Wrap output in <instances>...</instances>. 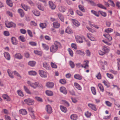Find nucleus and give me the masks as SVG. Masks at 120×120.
<instances>
[{
    "instance_id": "obj_50",
    "label": "nucleus",
    "mask_w": 120,
    "mask_h": 120,
    "mask_svg": "<svg viewBox=\"0 0 120 120\" xmlns=\"http://www.w3.org/2000/svg\"><path fill=\"white\" fill-rule=\"evenodd\" d=\"M98 52L99 54L101 56H103L105 54L104 51H102V48L101 50H100Z\"/></svg>"
},
{
    "instance_id": "obj_5",
    "label": "nucleus",
    "mask_w": 120,
    "mask_h": 120,
    "mask_svg": "<svg viewBox=\"0 0 120 120\" xmlns=\"http://www.w3.org/2000/svg\"><path fill=\"white\" fill-rule=\"evenodd\" d=\"M75 38L76 41L79 43H81L83 42L82 38L79 35L75 36Z\"/></svg>"
},
{
    "instance_id": "obj_39",
    "label": "nucleus",
    "mask_w": 120,
    "mask_h": 120,
    "mask_svg": "<svg viewBox=\"0 0 120 120\" xmlns=\"http://www.w3.org/2000/svg\"><path fill=\"white\" fill-rule=\"evenodd\" d=\"M45 92L46 94L49 96H52L53 94L52 92L51 91H46Z\"/></svg>"
},
{
    "instance_id": "obj_9",
    "label": "nucleus",
    "mask_w": 120,
    "mask_h": 120,
    "mask_svg": "<svg viewBox=\"0 0 120 120\" xmlns=\"http://www.w3.org/2000/svg\"><path fill=\"white\" fill-rule=\"evenodd\" d=\"M49 7L52 9H55L56 8L55 5L51 1H49Z\"/></svg>"
},
{
    "instance_id": "obj_11",
    "label": "nucleus",
    "mask_w": 120,
    "mask_h": 120,
    "mask_svg": "<svg viewBox=\"0 0 120 120\" xmlns=\"http://www.w3.org/2000/svg\"><path fill=\"white\" fill-rule=\"evenodd\" d=\"M4 56L5 58L8 60H10V57L9 53L7 52H5L4 53Z\"/></svg>"
},
{
    "instance_id": "obj_17",
    "label": "nucleus",
    "mask_w": 120,
    "mask_h": 120,
    "mask_svg": "<svg viewBox=\"0 0 120 120\" xmlns=\"http://www.w3.org/2000/svg\"><path fill=\"white\" fill-rule=\"evenodd\" d=\"M18 11L19 13L21 16L22 17L24 15V13L23 10L21 9H19L18 10Z\"/></svg>"
},
{
    "instance_id": "obj_35",
    "label": "nucleus",
    "mask_w": 120,
    "mask_h": 120,
    "mask_svg": "<svg viewBox=\"0 0 120 120\" xmlns=\"http://www.w3.org/2000/svg\"><path fill=\"white\" fill-rule=\"evenodd\" d=\"M91 90L93 94L94 95L96 94V91L95 87H91Z\"/></svg>"
},
{
    "instance_id": "obj_32",
    "label": "nucleus",
    "mask_w": 120,
    "mask_h": 120,
    "mask_svg": "<svg viewBox=\"0 0 120 120\" xmlns=\"http://www.w3.org/2000/svg\"><path fill=\"white\" fill-rule=\"evenodd\" d=\"M21 5L22 7L26 11H27L28 9V7L26 5L23 4H21Z\"/></svg>"
},
{
    "instance_id": "obj_14",
    "label": "nucleus",
    "mask_w": 120,
    "mask_h": 120,
    "mask_svg": "<svg viewBox=\"0 0 120 120\" xmlns=\"http://www.w3.org/2000/svg\"><path fill=\"white\" fill-rule=\"evenodd\" d=\"M15 58L18 59H21L22 58V56L20 53H17L15 55Z\"/></svg>"
},
{
    "instance_id": "obj_1",
    "label": "nucleus",
    "mask_w": 120,
    "mask_h": 120,
    "mask_svg": "<svg viewBox=\"0 0 120 120\" xmlns=\"http://www.w3.org/2000/svg\"><path fill=\"white\" fill-rule=\"evenodd\" d=\"M58 47H61V45L60 43L56 41L54 42V45L51 46L50 48V51L51 52L54 53L58 49Z\"/></svg>"
},
{
    "instance_id": "obj_46",
    "label": "nucleus",
    "mask_w": 120,
    "mask_h": 120,
    "mask_svg": "<svg viewBox=\"0 0 120 120\" xmlns=\"http://www.w3.org/2000/svg\"><path fill=\"white\" fill-rule=\"evenodd\" d=\"M71 118L73 120H76L77 118L76 116L74 114L72 115L71 116Z\"/></svg>"
},
{
    "instance_id": "obj_60",
    "label": "nucleus",
    "mask_w": 120,
    "mask_h": 120,
    "mask_svg": "<svg viewBox=\"0 0 120 120\" xmlns=\"http://www.w3.org/2000/svg\"><path fill=\"white\" fill-rule=\"evenodd\" d=\"M105 103L107 106H111L112 103L108 101H106Z\"/></svg>"
},
{
    "instance_id": "obj_15",
    "label": "nucleus",
    "mask_w": 120,
    "mask_h": 120,
    "mask_svg": "<svg viewBox=\"0 0 120 120\" xmlns=\"http://www.w3.org/2000/svg\"><path fill=\"white\" fill-rule=\"evenodd\" d=\"M74 78L77 79L81 80L82 79V76L78 74H75L74 76Z\"/></svg>"
},
{
    "instance_id": "obj_27",
    "label": "nucleus",
    "mask_w": 120,
    "mask_h": 120,
    "mask_svg": "<svg viewBox=\"0 0 120 120\" xmlns=\"http://www.w3.org/2000/svg\"><path fill=\"white\" fill-rule=\"evenodd\" d=\"M60 108L61 110L64 112H66L67 111V108L63 106H60Z\"/></svg>"
},
{
    "instance_id": "obj_53",
    "label": "nucleus",
    "mask_w": 120,
    "mask_h": 120,
    "mask_svg": "<svg viewBox=\"0 0 120 120\" xmlns=\"http://www.w3.org/2000/svg\"><path fill=\"white\" fill-rule=\"evenodd\" d=\"M68 50L71 56L72 57L73 56V53L71 49L69 48L68 49Z\"/></svg>"
},
{
    "instance_id": "obj_18",
    "label": "nucleus",
    "mask_w": 120,
    "mask_h": 120,
    "mask_svg": "<svg viewBox=\"0 0 120 120\" xmlns=\"http://www.w3.org/2000/svg\"><path fill=\"white\" fill-rule=\"evenodd\" d=\"M47 25L46 23H41L40 24V26L42 29H43L46 28L47 26Z\"/></svg>"
},
{
    "instance_id": "obj_20",
    "label": "nucleus",
    "mask_w": 120,
    "mask_h": 120,
    "mask_svg": "<svg viewBox=\"0 0 120 120\" xmlns=\"http://www.w3.org/2000/svg\"><path fill=\"white\" fill-rule=\"evenodd\" d=\"M3 97L4 99L6 100L7 101H10V98H9L8 95L6 94H3Z\"/></svg>"
},
{
    "instance_id": "obj_24",
    "label": "nucleus",
    "mask_w": 120,
    "mask_h": 120,
    "mask_svg": "<svg viewBox=\"0 0 120 120\" xmlns=\"http://www.w3.org/2000/svg\"><path fill=\"white\" fill-rule=\"evenodd\" d=\"M36 63V62L34 61H30L28 63V64L31 67H34L35 66Z\"/></svg>"
},
{
    "instance_id": "obj_13",
    "label": "nucleus",
    "mask_w": 120,
    "mask_h": 120,
    "mask_svg": "<svg viewBox=\"0 0 120 120\" xmlns=\"http://www.w3.org/2000/svg\"><path fill=\"white\" fill-rule=\"evenodd\" d=\"M72 23L75 26L78 27L79 26L80 23L77 20L74 19H72Z\"/></svg>"
},
{
    "instance_id": "obj_8",
    "label": "nucleus",
    "mask_w": 120,
    "mask_h": 120,
    "mask_svg": "<svg viewBox=\"0 0 120 120\" xmlns=\"http://www.w3.org/2000/svg\"><path fill=\"white\" fill-rule=\"evenodd\" d=\"M46 109L47 112L49 114H50L52 112V108L50 105H48L46 106Z\"/></svg>"
},
{
    "instance_id": "obj_61",
    "label": "nucleus",
    "mask_w": 120,
    "mask_h": 120,
    "mask_svg": "<svg viewBox=\"0 0 120 120\" xmlns=\"http://www.w3.org/2000/svg\"><path fill=\"white\" fill-rule=\"evenodd\" d=\"M17 92L18 95L22 97L23 96V93L21 91L18 90V91Z\"/></svg>"
},
{
    "instance_id": "obj_41",
    "label": "nucleus",
    "mask_w": 120,
    "mask_h": 120,
    "mask_svg": "<svg viewBox=\"0 0 120 120\" xmlns=\"http://www.w3.org/2000/svg\"><path fill=\"white\" fill-rule=\"evenodd\" d=\"M34 53L38 55L41 56L42 55V53L38 51H34Z\"/></svg>"
},
{
    "instance_id": "obj_37",
    "label": "nucleus",
    "mask_w": 120,
    "mask_h": 120,
    "mask_svg": "<svg viewBox=\"0 0 120 120\" xmlns=\"http://www.w3.org/2000/svg\"><path fill=\"white\" fill-rule=\"evenodd\" d=\"M37 7L39 10L42 11L44 10V8L42 7L41 4H38L37 5Z\"/></svg>"
},
{
    "instance_id": "obj_23",
    "label": "nucleus",
    "mask_w": 120,
    "mask_h": 120,
    "mask_svg": "<svg viewBox=\"0 0 120 120\" xmlns=\"http://www.w3.org/2000/svg\"><path fill=\"white\" fill-rule=\"evenodd\" d=\"M102 51H104L105 54L108 53L109 52V49L106 47H104L102 48Z\"/></svg>"
},
{
    "instance_id": "obj_36",
    "label": "nucleus",
    "mask_w": 120,
    "mask_h": 120,
    "mask_svg": "<svg viewBox=\"0 0 120 120\" xmlns=\"http://www.w3.org/2000/svg\"><path fill=\"white\" fill-rule=\"evenodd\" d=\"M42 46L44 49L46 50H48L49 49V47L48 45L45 44H42Z\"/></svg>"
},
{
    "instance_id": "obj_44",
    "label": "nucleus",
    "mask_w": 120,
    "mask_h": 120,
    "mask_svg": "<svg viewBox=\"0 0 120 120\" xmlns=\"http://www.w3.org/2000/svg\"><path fill=\"white\" fill-rule=\"evenodd\" d=\"M24 89L26 92L29 94H31V93L29 90L25 86H24Z\"/></svg>"
},
{
    "instance_id": "obj_12",
    "label": "nucleus",
    "mask_w": 120,
    "mask_h": 120,
    "mask_svg": "<svg viewBox=\"0 0 120 120\" xmlns=\"http://www.w3.org/2000/svg\"><path fill=\"white\" fill-rule=\"evenodd\" d=\"M54 84L53 82H49L46 84L47 86L49 88H52L53 87Z\"/></svg>"
},
{
    "instance_id": "obj_48",
    "label": "nucleus",
    "mask_w": 120,
    "mask_h": 120,
    "mask_svg": "<svg viewBox=\"0 0 120 120\" xmlns=\"http://www.w3.org/2000/svg\"><path fill=\"white\" fill-rule=\"evenodd\" d=\"M79 9L82 11L83 12H84L85 11V9L83 7L82 5H79Z\"/></svg>"
},
{
    "instance_id": "obj_56",
    "label": "nucleus",
    "mask_w": 120,
    "mask_h": 120,
    "mask_svg": "<svg viewBox=\"0 0 120 120\" xmlns=\"http://www.w3.org/2000/svg\"><path fill=\"white\" fill-rule=\"evenodd\" d=\"M107 75L108 77L110 79H113V75L111 74L107 73Z\"/></svg>"
},
{
    "instance_id": "obj_34",
    "label": "nucleus",
    "mask_w": 120,
    "mask_h": 120,
    "mask_svg": "<svg viewBox=\"0 0 120 120\" xmlns=\"http://www.w3.org/2000/svg\"><path fill=\"white\" fill-rule=\"evenodd\" d=\"M29 74L30 75H35L37 74V73L34 71H29Z\"/></svg>"
},
{
    "instance_id": "obj_52",
    "label": "nucleus",
    "mask_w": 120,
    "mask_h": 120,
    "mask_svg": "<svg viewBox=\"0 0 120 120\" xmlns=\"http://www.w3.org/2000/svg\"><path fill=\"white\" fill-rule=\"evenodd\" d=\"M51 67L53 68H57V66L56 64L52 62L51 63Z\"/></svg>"
},
{
    "instance_id": "obj_19",
    "label": "nucleus",
    "mask_w": 120,
    "mask_h": 120,
    "mask_svg": "<svg viewBox=\"0 0 120 120\" xmlns=\"http://www.w3.org/2000/svg\"><path fill=\"white\" fill-rule=\"evenodd\" d=\"M9 76L11 78H14V76L12 75V72L9 69H8L7 71Z\"/></svg>"
},
{
    "instance_id": "obj_30",
    "label": "nucleus",
    "mask_w": 120,
    "mask_h": 120,
    "mask_svg": "<svg viewBox=\"0 0 120 120\" xmlns=\"http://www.w3.org/2000/svg\"><path fill=\"white\" fill-rule=\"evenodd\" d=\"M57 15L60 20L62 21L63 22L64 21V17L61 14L59 13Z\"/></svg>"
},
{
    "instance_id": "obj_42",
    "label": "nucleus",
    "mask_w": 120,
    "mask_h": 120,
    "mask_svg": "<svg viewBox=\"0 0 120 120\" xmlns=\"http://www.w3.org/2000/svg\"><path fill=\"white\" fill-rule=\"evenodd\" d=\"M97 6L100 8L106 9V8L103 5H102L99 4H97Z\"/></svg>"
},
{
    "instance_id": "obj_2",
    "label": "nucleus",
    "mask_w": 120,
    "mask_h": 120,
    "mask_svg": "<svg viewBox=\"0 0 120 120\" xmlns=\"http://www.w3.org/2000/svg\"><path fill=\"white\" fill-rule=\"evenodd\" d=\"M27 83L29 86L34 89L36 88L39 84V82H36L34 83H32L29 81H28Z\"/></svg>"
},
{
    "instance_id": "obj_4",
    "label": "nucleus",
    "mask_w": 120,
    "mask_h": 120,
    "mask_svg": "<svg viewBox=\"0 0 120 120\" xmlns=\"http://www.w3.org/2000/svg\"><path fill=\"white\" fill-rule=\"evenodd\" d=\"M5 25L8 28H10L11 27H15L16 26V25L15 23L11 22L8 23L7 22H5Z\"/></svg>"
},
{
    "instance_id": "obj_57",
    "label": "nucleus",
    "mask_w": 120,
    "mask_h": 120,
    "mask_svg": "<svg viewBox=\"0 0 120 120\" xmlns=\"http://www.w3.org/2000/svg\"><path fill=\"white\" fill-rule=\"evenodd\" d=\"M70 66L72 68H73L75 66V64L74 62L71 61H70Z\"/></svg>"
},
{
    "instance_id": "obj_47",
    "label": "nucleus",
    "mask_w": 120,
    "mask_h": 120,
    "mask_svg": "<svg viewBox=\"0 0 120 120\" xmlns=\"http://www.w3.org/2000/svg\"><path fill=\"white\" fill-rule=\"evenodd\" d=\"M84 62H85L86 63L85 64V66H84V68H88L89 67L88 64L89 63V61L87 60L84 61Z\"/></svg>"
},
{
    "instance_id": "obj_49",
    "label": "nucleus",
    "mask_w": 120,
    "mask_h": 120,
    "mask_svg": "<svg viewBox=\"0 0 120 120\" xmlns=\"http://www.w3.org/2000/svg\"><path fill=\"white\" fill-rule=\"evenodd\" d=\"M91 12L94 15L97 16H99V15L98 14H99V13H98H98L97 12L93 10H91Z\"/></svg>"
},
{
    "instance_id": "obj_54",
    "label": "nucleus",
    "mask_w": 120,
    "mask_h": 120,
    "mask_svg": "<svg viewBox=\"0 0 120 120\" xmlns=\"http://www.w3.org/2000/svg\"><path fill=\"white\" fill-rule=\"evenodd\" d=\"M35 98L36 100L40 102H42V99L39 97H35Z\"/></svg>"
},
{
    "instance_id": "obj_26",
    "label": "nucleus",
    "mask_w": 120,
    "mask_h": 120,
    "mask_svg": "<svg viewBox=\"0 0 120 120\" xmlns=\"http://www.w3.org/2000/svg\"><path fill=\"white\" fill-rule=\"evenodd\" d=\"M11 40L13 44L15 45L17 44V40L15 37H12L11 38Z\"/></svg>"
},
{
    "instance_id": "obj_59",
    "label": "nucleus",
    "mask_w": 120,
    "mask_h": 120,
    "mask_svg": "<svg viewBox=\"0 0 120 120\" xmlns=\"http://www.w3.org/2000/svg\"><path fill=\"white\" fill-rule=\"evenodd\" d=\"M27 33L30 36V37H33V35L32 34V33L31 32V31L29 30H27Z\"/></svg>"
},
{
    "instance_id": "obj_31",
    "label": "nucleus",
    "mask_w": 120,
    "mask_h": 120,
    "mask_svg": "<svg viewBox=\"0 0 120 120\" xmlns=\"http://www.w3.org/2000/svg\"><path fill=\"white\" fill-rule=\"evenodd\" d=\"M98 13L100 14L104 17H105L106 16V13L105 12H104L101 11H98Z\"/></svg>"
},
{
    "instance_id": "obj_55",
    "label": "nucleus",
    "mask_w": 120,
    "mask_h": 120,
    "mask_svg": "<svg viewBox=\"0 0 120 120\" xmlns=\"http://www.w3.org/2000/svg\"><path fill=\"white\" fill-rule=\"evenodd\" d=\"M85 114L86 117H88L91 116V113L89 112L88 111H87L85 113Z\"/></svg>"
},
{
    "instance_id": "obj_10",
    "label": "nucleus",
    "mask_w": 120,
    "mask_h": 120,
    "mask_svg": "<svg viewBox=\"0 0 120 120\" xmlns=\"http://www.w3.org/2000/svg\"><path fill=\"white\" fill-rule=\"evenodd\" d=\"M60 90V92L64 94H67V90L65 87H61Z\"/></svg>"
},
{
    "instance_id": "obj_51",
    "label": "nucleus",
    "mask_w": 120,
    "mask_h": 120,
    "mask_svg": "<svg viewBox=\"0 0 120 120\" xmlns=\"http://www.w3.org/2000/svg\"><path fill=\"white\" fill-rule=\"evenodd\" d=\"M60 82L61 83L63 84H64L66 83V81L64 79H62L60 80Z\"/></svg>"
},
{
    "instance_id": "obj_16",
    "label": "nucleus",
    "mask_w": 120,
    "mask_h": 120,
    "mask_svg": "<svg viewBox=\"0 0 120 120\" xmlns=\"http://www.w3.org/2000/svg\"><path fill=\"white\" fill-rule=\"evenodd\" d=\"M33 14L36 16H39L40 15V12L37 10H34L32 11Z\"/></svg>"
},
{
    "instance_id": "obj_58",
    "label": "nucleus",
    "mask_w": 120,
    "mask_h": 120,
    "mask_svg": "<svg viewBox=\"0 0 120 120\" xmlns=\"http://www.w3.org/2000/svg\"><path fill=\"white\" fill-rule=\"evenodd\" d=\"M14 74L16 75L17 76L21 78V77L19 74L16 71H14Z\"/></svg>"
},
{
    "instance_id": "obj_33",
    "label": "nucleus",
    "mask_w": 120,
    "mask_h": 120,
    "mask_svg": "<svg viewBox=\"0 0 120 120\" xmlns=\"http://www.w3.org/2000/svg\"><path fill=\"white\" fill-rule=\"evenodd\" d=\"M43 67L46 69L48 70L49 69V66L46 63H43Z\"/></svg>"
},
{
    "instance_id": "obj_43",
    "label": "nucleus",
    "mask_w": 120,
    "mask_h": 120,
    "mask_svg": "<svg viewBox=\"0 0 120 120\" xmlns=\"http://www.w3.org/2000/svg\"><path fill=\"white\" fill-rule=\"evenodd\" d=\"M19 39L22 42H24L25 41V38L23 36H20Z\"/></svg>"
},
{
    "instance_id": "obj_28",
    "label": "nucleus",
    "mask_w": 120,
    "mask_h": 120,
    "mask_svg": "<svg viewBox=\"0 0 120 120\" xmlns=\"http://www.w3.org/2000/svg\"><path fill=\"white\" fill-rule=\"evenodd\" d=\"M65 32L69 34L73 33L72 30L68 27L66 29Z\"/></svg>"
},
{
    "instance_id": "obj_22",
    "label": "nucleus",
    "mask_w": 120,
    "mask_h": 120,
    "mask_svg": "<svg viewBox=\"0 0 120 120\" xmlns=\"http://www.w3.org/2000/svg\"><path fill=\"white\" fill-rule=\"evenodd\" d=\"M74 85L75 87L78 89L80 90H81L82 89V87L80 85L78 84L76 82L75 83Z\"/></svg>"
},
{
    "instance_id": "obj_7",
    "label": "nucleus",
    "mask_w": 120,
    "mask_h": 120,
    "mask_svg": "<svg viewBox=\"0 0 120 120\" xmlns=\"http://www.w3.org/2000/svg\"><path fill=\"white\" fill-rule=\"evenodd\" d=\"M88 106L92 109L95 111H96L97 110L96 106L94 104L89 103L88 104Z\"/></svg>"
},
{
    "instance_id": "obj_62",
    "label": "nucleus",
    "mask_w": 120,
    "mask_h": 120,
    "mask_svg": "<svg viewBox=\"0 0 120 120\" xmlns=\"http://www.w3.org/2000/svg\"><path fill=\"white\" fill-rule=\"evenodd\" d=\"M106 37V38L109 41H111L112 40V37L109 34H107Z\"/></svg>"
},
{
    "instance_id": "obj_64",
    "label": "nucleus",
    "mask_w": 120,
    "mask_h": 120,
    "mask_svg": "<svg viewBox=\"0 0 120 120\" xmlns=\"http://www.w3.org/2000/svg\"><path fill=\"white\" fill-rule=\"evenodd\" d=\"M86 53L87 56H90L91 53L89 50H86Z\"/></svg>"
},
{
    "instance_id": "obj_25",
    "label": "nucleus",
    "mask_w": 120,
    "mask_h": 120,
    "mask_svg": "<svg viewBox=\"0 0 120 120\" xmlns=\"http://www.w3.org/2000/svg\"><path fill=\"white\" fill-rule=\"evenodd\" d=\"M19 113H21L24 115L26 114L27 113V112L24 109H22L19 110Z\"/></svg>"
},
{
    "instance_id": "obj_38",
    "label": "nucleus",
    "mask_w": 120,
    "mask_h": 120,
    "mask_svg": "<svg viewBox=\"0 0 120 120\" xmlns=\"http://www.w3.org/2000/svg\"><path fill=\"white\" fill-rule=\"evenodd\" d=\"M59 10L62 12H64L65 10V8L64 7L62 6H60L59 7Z\"/></svg>"
},
{
    "instance_id": "obj_45",
    "label": "nucleus",
    "mask_w": 120,
    "mask_h": 120,
    "mask_svg": "<svg viewBox=\"0 0 120 120\" xmlns=\"http://www.w3.org/2000/svg\"><path fill=\"white\" fill-rule=\"evenodd\" d=\"M113 30L110 28H108L106 29L105 32L108 33H109L113 31Z\"/></svg>"
},
{
    "instance_id": "obj_40",
    "label": "nucleus",
    "mask_w": 120,
    "mask_h": 120,
    "mask_svg": "<svg viewBox=\"0 0 120 120\" xmlns=\"http://www.w3.org/2000/svg\"><path fill=\"white\" fill-rule=\"evenodd\" d=\"M98 86L100 89V90L102 92H103L104 89L103 86L101 84H99Z\"/></svg>"
},
{
    "instance_id": "obj_63",
    "label": "nucleus",
    "mask_w": 120,
    "mask_h": 120,
    "mask_svg": "<svg viewBox=\"0 0 120 120\" xmlns=\"http://www.w3.org/2000/svg\"><path fill=\"white\" fill-rule=\"evenodd\" d=\"M98 79H100L101 78V75L100 72H99L98 74L96 76Z\"/></svg>"
},
{
    "instance_id": "obj_6",
    "label": "nucleus",
    "mask_w": 120,
    "mask_h": 120,
    "mask_svg": "<svg viewBox=\"0 0 120 120\" xmlns=\"http://www.w3.org/2000/svg\"><path fill=\"white\" fill-rule=\"evenodd\" d=\"M39 73L40 76L42 77L46 78L47 77L46 72L40 70Z\"/></svg>"
},
{
    "instance_id": "obj_3",
    "label": "nucleus",
    "mask_w": 120,
    "mask_h": 120,
    "mask_svg": "<svg viewBox=\"0 0 120 120\" xmlns=\"http://www.w3.org/2000/svg\"><path fill=\"white\" fill-rule=\"evenodd\" d=\"M24 101L26 104L29 105H32L34 103V100L30 98L24 100Z\"/></svg>"
},
{
    "instance_id": "obj_29",
    "label": "nucleus",
    "mask_w": 120,
    "mask_h": 120,
    "mask_svg": "<svg viewBox=\"0 0 120 120\" xmlns=\"http://www.w3.org/2000/svg\"><path fill=\"white\" fill-rule=\"evenodd\" d=\"M53 25L54 27L56 28H58L60 26L59 23L57 22H53Z\"/></svg>"
},
{
    "instance_id": "obj_21",
    "label": "nucleus",
    "mask_w": 120,
    "mask_h": 120,
    "mask_svg": "<svg viewBox=\"0 0 120 120\" xmlns=\"http://www.w3.org/2000/svg\"><path fill=\"white\" fill-rule=\"evenodd\" d=\"M6 2L7 4L10 7L13 6L12 2L11 0H7Z\"/></svg>"
}]
</instances>
